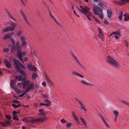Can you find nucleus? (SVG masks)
I'll use <instances>...</instances> for the list:
<instances>
[{
    "label": "nucleus",
    "mask_w": 129,
    "mask_h": 129,
    "mask_svg": "<svg viewBox=\"0 0 129 129\" xmlns=\"http://www.w3.org/2000/svg\"><path fill=\"white\" fill-rule=\"evenodd\" d=\"M10 39L12 43V46L11 50V53L12 54L14 53L15 52L16 50H17V53L21 51V46L20 45L19 42H15L12 39L10 38Z\"/></svg>",
    "instance_id": "obj_1"
},
{
    "label": "nucleus",
    "mask_w": 129,
    "mask_h": 129,
    "mask_svg": "<svg viewBox=\"0 0 129 129\" xmlns=\"http://www.w3.org/2000/svg\"><path fill=\"white\" fill-rule=\"evenodd\" d=\"M72 74L75 76L80 77L81 78H83V80H81V82L83 84L87 85H93V84H90L89 83L87 82H86L85 81V80H87V79L84 77V76L81 75L77 73V72L75 71H73L72 72Z\"/></svg>",
    "instance_id": "obj_2"
},
{
    "label": "nucleus",
    "mask_w": 129,
    "mask_h": 129,
    "mask_svg": "<svg viewBox=\"0 0 129 129\" xmlns=\"http://www.w3.org/2000/svg\"><path fill=\"white\" fill-rule=\"evenodd\" d=\"M107 58L108 59H107V61L109 63L116 67H118V66L119 63L115 60L111 58L109 56H107Z\"/></svg>",
    "instance_id": "obj_3"
},
{
    "label": "nucleus",
    "mask_w": 129,
    "mask_h": 129,
    "mask_svg": "<svg viewBox=\"0 0 129 129\" xmlns=\"http://www.w3.org/2000/svg\"><path fill=\"white\" fill-rule=\"evenodd\" d=\"M15 29V27H6L5 28H3L2 29V31L3 33H6L10 31H13Z\"/></svg>",
    "instance_id": "obj_4"
},
{
    "label": "nucleus",
    "mask_w": 129,
    "mask_h": 129,
    "mask_svg": "<svg viewBox=\"0 0 129 129\" xmlns=\"http://www.w3.org/2000/svg\"><path fill=\"white\" fill-rule=\"evenodd\" d=\"M71 52V54L72 55V56L73 58L76 61L77 63L80 65L81 67H83V66L80 63L78 59L77 58V57L75 55V54H74V53L71 50H70Z\"/></svg>",
    "instance_id": "obj_5"
},
{
    "label": "nucleus",
    "mask_w": 129,
    "mask_h": 129,
    "mask_svg": "<svg viewBox=\"0 0 129 129\" xmlns=\"http://www.w3.org/2000/svg\"><path fill=\"white\" fill-rule=\"evenodd\" d=\"M82 10H83L82 13L84 14H85L84 13H87V12L90 11L89 10H90V8L87 6H85L84 8H82Z\"/></svg>",
    "instance_id": "obj_6"
},
{
    "label": "nucleus",
    "mask_w": 129,
    "mask_h": 129,
    "mask_svg": "<svg viewBox=\"0 0 129 129\" xmlns=\"http://www.w3.org/2000/svg\"><path fill=\"white\" fill-rule=\"evenodd\" d=\"M2 125L3 127H6L7 125L9 126V125H11V124L9 121H6L5 122H2L0 123Z\"/></svg>",
    "instance_id": "obj_7"
},
{
    "label": "nucleus",
    "mask_w": 129,
    "mask_h": 129,
    "mask_svg": "<svg viewBox=\"0 0 129 129\" xmlns=\"http://www.w3.org/2000/svg\"><path fill=\"white\" fill-rule=\"evenodd\" d=\"M45 76L46 78V80L47 82L49 83L50 85H52L53 84V83L50 79L49 76L46 74H45Z\"/></svg>",
    "instance_id": "obj_8"
},
{
    "label": "nucleus",
    "mask_w": 129,
    "mask_h": 129,
    "mask_svg": "<svg viewBox=\"0 0 129 129\" xmlns=\"http://www.w3.org/2000/svg\"><path fill=\"white\" fill-rule=\"evenodd\" d=\"M34 87V84L33 83H30L28 85V86L26 87V91H27V92L29 91V90L31 89H33Z\"/></svg>",
    "instance_id": "obj_9"
},
{
    "label": "nucleus",
    "mask_w": 129,
    "mask_h": 129,
    "mask_svg": "<svg viewBox=\"0 0 129 129\" xmlns=\"http://www.w3.org/2000/svg\"><path fill=\"white\" fill-rule=\"evenodd\" d=\"M4 62L6 65V66L7 67L9 68L11 67V64L8 62L7 59H4Z\"/></svg>",
    "instance_id": "obj_10"
},
{
    "label": "nucleus",
    "mask_w": 129,
    "mask_h": 129,
    "mask_svg": "<svg viewBox=\"0 0 129 129\" xmlns=\"http://www.w3.org/2000/svg\"><path fill=\"white\" fill-rule=\"evenodd\" d=\"M17 54L18 57L20 61L22 62H23L22 60V56H21V51L20 52L17 53Z\"/></svg>",
    "instance_id": "obj_11"
},
{
    "label": "nucleus",
    "mask_w": 129,
    "mask_h": 129,
    "mask_svg": "<svg viewBox=\"0 0 129 129\" xmlns=\"http://www.w3.org/2000/svg\"><path fill=\"white\" fill-rule=\"evenodd\" d=\"M21 64H22L18 60H17L16 59V60H15L14 61V65L15 66V67H16V65L17 64L18 66V67H19V66Z\"/></svg>",
    "instance_id": "obj_12"
},
{
    "label": "nucleus",
    "mask_w": 129,
    "mask_h": 129,
    "mask_svg": "<svg viewBox=\"0 0 129 129\" xmlns=\"http://www.w3.org/2000/svg\"><path fill=\"white\" fill-rule=\"evenodd\" d=\"M104 36L102 33V32L100 31V33L98 35V37L99 38L102 40H103L104 39Z\"/></svg>",
    "instance_id": "obj_13"
},
{
    "label": "nucleus",
    "mask_w": 129,
    "mask_h": 129,
    "mask_svg": "<svg viewBox=\"0 0 129 129\" xmlns=\"http://www.w3.org/2000/svg\"><path fill=\"white\" fill-rule=\"evenodd\" d=\"M124 21H126L129 20V15L125 13L124 15Z\"/></svg>",
    "instance_id": "obj_14"
},
{
    "label": "nucleus",
    "mask_w": 129,
    "mask_h": 129,
    "mask_svg": "<svg viewBox=\"0 0 129 129\" xmlns=\"http://www.w3.org/2000/svg\"><path fill=\"white\" fill-rule=\"evenodd\" d=\"M13 89H14V91L18 94H20L21 92V90L20 89H18L17 87H15Z\"/></svg>",
    "instance_id": "obj_15"
},
{
    "label": "nucleus",
    "mask_w": 129,
    "mask_h": 129,
    "mask_svg": "<svg viewBox=\"0 0 129 129\" xmlns=\"http://www.w3.org/2000/svg\"><path fill=\"white\" fill-rule=\"evenodd\" d=\"M38 111L40 113L39 114V115L42 116V115H44V113L43 112V109H40L38 110Z\"/></svg>",
    "instance_id": "obj_16"
},
{
    "label": "nucleus",
    "mask_w": 129,
    "mask_h": 129,
    "mask_svg": "<svg viewBox=\"0 0 129 129\" xmlns=\"http://www.w3.org/2000/svg\"><path fill=\"white\" fill-rule=\"evenodd\" d=\"M107 13H108V17L109 18H110V17L112 13L111 10L108 9L107 10Z\"/></svg>",
    "instance_id": "obj_17"
},
{
    "label": "nucleus",
    "mask_w": 129,
    "mask_h": 129,
    "mask_svg": "<svg viewBox=\"0 0 129 129\" xmlns=\"http://www.w3.org/2000/svg\"><path fill=\"white\" fill-rule=\"evenodd\" d=\"M93 11L95 14L99 15V13L97 11L96 8L95 6H94L93 8Z\"/></svg>",
    "instance_id": "obj_18"
},
{
    "label": "nucleus",
    "mask_w": 129,
    "mask_h": 129,
    "mask_svg": "<svg viewBox=\"0 0 129 129\" xmlns=\"http://www.w3.org/2000/svg\"><path fill=\"white\" fill-rule=\"evenodd\" d=\"M10 85L12 89H14V81L13 79H12L11 80L10 82Z\"/></svg>",
    "instance_id": "obj_19"
},
{
    "label": "nucleus",
    "mask_w": 129,
    "mask_h": 129,
    "mask_svg": "<svg viewBox=\"0 0 129 129\" xmlns=\"http://www.w3.org/2000/svg\"><path fill=\"white\" fill-rule=\"evenodd\" d=\"M11 34H8L6 35L4 37L3 39L5 40H6L7 39L10 38L11 37Z\"/></svg>",
    "instance_id": "obj_20"
},
{
    "label": "nucleus",
    "mask_w": 129,
    "mask_h": 129,
    "mask_svg": "<svg viewBox=\"0 0 129 129\" xmlns=\"http://www.w3.org/2000/svg\"><path fill=\"white\" fill-rule=\"evenodd\" d=\"M47 9L48 11L49 12L50 16L52 18L54 17L52 15L51 12L50 10V9L48 6H47Z\"/></svg>",
    "instance_id": "obj_21"
},
{
    "label": "nucleus",
    "mask_w": 129,
    "mask_h": 129,
    "mask_svg": "<svg viewBox=\"0 0 129 129\" xmlns=\"http://www.w3.org/2000/svg\"><path fill=\"white\" fill-rule=\"evenodd\" d=\"M101 120L107 127L109 128L110 127V126L106 121L104 118H102V119Z\"/></svg>",
    "instance_id": "obj_22"
},
{
    "label": "nucleus",
    "mask_w": 129,
    "mask_h": 129,
    "mask_svg": "<svg viewBox=\"0 0 129 129\" xmlns=\"http://www.w3.org/2000/svg\"><path fill=\"white\" fill-rule=\"evenodd\" d=\"M80 119L83 124L86 127L87 126H86L87 125V124L86 122L81 117H80Z\"/></svg>",
    "instance_id": "obj_23"
},
{
    "label": "nucleus",
    "mask_w": 129,
    "mask_h": 129,
    "mask_svg": "<svg viewBox=\"0 0 129 129\" xmlns=\"http://www.w3.org/2000/svg\"><path fill=\"white\" fill-rule=\"evenodd\" d=\"M31 117H26V122L27 123H33V122H32V121H33V120H30L29 119L31 118Z\"/></svg>",
    "instance_id": "obj_24"
},
{
    "label": "nucleus",
    "mask_w": 129,
    "mask_h": 129,
    "mask_svg": "<svg viewBox=\"0 0 129 129\" xmlns=\"http://www.w3.org/2000/svg\"><path fill=\"white\" fill-rule=\"evenodd\" d=\"M44 102L46 103V104L47 105H46L47 106H50L51 104V102L48 100H44Z\"/></svg>",
    "instance_id": "obj_25"
},
{
    "label": "nucleus",
    "mask_w": 129,
    "mask_h": 129,
    "mask_svg": "<svg viewBox=\"0 0 129 129\" xmlns=\"http://www.w3.org/2000/svg\"><path fill=\"white\" fill-rule=\"evenodd\" d=\"M113 113L115 115V117H118L119 115V112L117 111H114L113 112Z\"/></svg>",
    "instance_id": "obj_26"
},
{
    "label": "nucleus",
    "mask_w": 129,
    "mask_h": 129,
    "mask_svg": "<svg viewBox=\"0 0 129 129\" xmlns=\"http://www.w3.org/2000/svg\"><path fill=\"white\" fill-rule=\"evenodd\" d=\"M30 62L31 63V64H28L27 65V67L28 69L29 70L33 71V69H32V68L33 67V66L31 64V62Z\"/></svg>",
    "instance_id": "obj_27"
},
{
    "label": "nucleus",
    "mask_w": 129,
    "mask_h": 129,
    "mask_svg": "<svg viewBox=\"0 0 129 129\" xmlns=\"http://www.w3.org/2000/svg\"><path fill=\"white\" fill-rule=\"evenodd\" d=\"M19 12L21 14V15L23 17V18H24L26 16L25 14L23 13V11L21 9H19Z\"/></svg>",
    "instance_id": "obj_28"
},
{
    "label": "nucleus",
    "mask_w": 129,
    "mask_h": 129,
    "mask_svg": "<svg viewBox=\"0 0 129 129\" xmlns=\"http://www.w3.org/2000/svg\"><path fill=\"white\" fill-rule=\"evenodd\" d=\"M30 83V81L29 80H27L25 81H24L23 84L27 86Z\"/></svg>",
    "instance_id": "obj_29"
},
{
    "label": "nucleus",
    "mask_w": 129,
    "mask_h": 129,
    "mask_svg": "<svg viewBox=\"0 0 129 129\" xmlns=\"http://www.w3.org/2000/svg\"><path fill=\"white\" fill-rule=\"evenodd\" d=\"M123 14L122 11H121L120 12V14L119 16V17H118L120 20H121L122 19V17L123 16Z\"/></svg>",
    "instance_id": "obj_30"
},
{
    "label": "nucleus",
    "mask_w": 129,
    "mask_h": 129,
    "mask_svg": "<svg viewBox=\"0 0 129 129\" xmlns=\"http://www.w3.org/2000/svg\"><path fill=\"white\" fill-rule=\"evenodd\" d=\"M122 103L125 104V105L129 106V103L123 100L120 101Z\"/></svg>",
    "instance_id": "obj_31"
},
{
    "label": "nucleus",
    "mask_w": 129,
    "mask_h": 129,
    "mask_svg": "<svg viewBox=\"0 0 129 129\" xmlns=\"http://www.w3.org/2000/svg\"><path fill=\"white\" fill-rule=\"evenodd\" d=\"M75 99L78 102L79 104L80 105V106L83 104V103L81 101L79 100L78 99L75 98Z\"/></svg>",
    "instance_id": "obj_32"
},
{
    "label": "nucleus",
    "mask_w": 129,
    "mask_h": 129,
    "mask_svg": "<svg viewBox=\"0 0 129 129\" xmlns=\"http://www.w3.org/2000/svg\"><path fill=\"white\" fill-rule=\"evenodd\" d=\"M37 74L36 73H33L32 75V78L33 80L36 79L37 78Z\"/></svg>",
    "instance_id": "obj_33"
},
{
    "label": "nucleus",
    "mask_w": 129,
    "mask_h": 129,
    "mask_svg": "<svg viewBox=\"0 0 129 129\" xmlns=\"http://www.w3.org/2000/svg\"><path fill=\"white\" fill-rule=\"evenodd\" d=\"M115 32H113L111 34L109 37L110 38L112 39L114 37V35H115Z\"/></svg>",
    "instance_id": "obj_34"
},
{
    "label": "nucleus",
    "mask_w": 129,
    "mask_h": 129,
    "mask_svg": "<svg viewBox=\"0 0 129 129\" xmlns=\"http://www.w3.org/2000/svg\"><path fill=\"white\" fill-rule=\"evenodd\" d=\"M22 31H20L19 29V31H17V36L18 37L20 36L22 34Z\"/></svg>",
    "instance_id": "obj_35"
},
{
    "label": "nucleus",
    "mask_w": 129,
    "mask_h": 129,
    "mask_svg": "<svg viewBox=\"0 0 129 129\" xmlns=\"http://www.w3.org/2000/svg\"><path fill=\"white\" fill-rule=\"evenodd\" d=\"M21 45L22 46H24L25 45H26V42L25 41H21Z\"/></svg>",
    "instance_id": "obj_36"
},
{
    "label": "nucleus",
    "mask_w": 129,
    "mask_h": 129,
    "mask_svg": "<svg viewBox=\"0 0 129 129\" xmlns=\"http://www.w3.org/2000/svg\"><path fill=\"white\" fill-rule=\"evenodd\" d=\"M13 119L14 120H19V119L17 117V115H13Z\"/></svg>",
    "instance_id": "obj_37"
},
{
    "label": "nucleus",
    "mask_w": 129,
    "mask_h": 129,
    "mask_svg": "<svg viewBox=\"0 0 129 129\" xmlns=\"http://www.w3.org/2000/svg\"><path fill=\"white\" fill-rule=\"evenodd\" d=\"M96 8H97L98 10L100 13H101L103 12V10L100 7L98 6H97Z\"/></svg>",
    "instance_id": "obj_38"
},
{
    "label": "nucleus",
    "mask_w": 129,
    "mask_h": 129,
    "mask_svg": "<svg viewBox=\"0 0 129 129\" xmlns=\"http://www.w3.org/2000/svg\"><path fill=\"white\" fill-rule=\"evenodd\" d=\"M5 116L6 118L8 120H10L12 118V117L11 116H10L7 115H6Z\"/></svg>",
    "instance_id": "obj_39"
},
{
    "label": "nucleus",
    "mask_w": 129,
    "mask_h": 129,
    "mask_svg": "<svg viewBox=\"0 0 129 129\" xmlns=\"http://www.w3.org/2000/svg\"><path fill=\"white\" fill-rule=\"evenodd\" d=\"M9 60L10 61H12L13 62L14 64V61L15 60H16V59L15 58H14L13 57H10L9 58Z\"/></svg>",
    "instance_id": "obj_40"
},
{
    "label": "nucleus",
    "mask_w": 129,
    "mask_h": 129,
    "mask_svg": "<svg viewBox=\"0 0 129 129\" xmlns=\"http://www.w3.org/2000/svg\"><path fill=\"white\" fill-rule=\"evenodd\" d=\"M32 122H33V123H34L35 122H39V118L33 120V121H32Z\"/></svg>",
    "instance_id": "obj_41"
},
{
    "label": "nucleus",
    "mask_w": 129,
    "mask_h": 129,
    "mask_svg": "<svg viewBox=\"0 0 129 129\" xmlns=\"http://www.w3.org/2000/svg\"><path fill=\"white\" fill-rule=\"evenodd\" d=\"M116 3L119 5H123L124 4V3L122 2H121L120 1H117Z\"/></svg>",
    "instance_id": "obj_42"
},
{
    "label": "nucleus",
    "mask_w": 129,
    "mask_h": 129,
    "mask_svg": "<svg viewBox=\"0 0 129 129\" xmlns=\"http://www.w3.org/2000/svg\"><path fill=\"white\" fill-rule=\"evenodd\" d=\"M16 68L17 70L18 71L19 73L20 72V71H22L20 68V67L18 66L17 64L16 67Z\"/></svg>",
    "instance_id": "obj_43"
},
{
    "label": "nucleus",
    "mask_w": 129,
    "mask_h": 129,
    "mask_svg": "<svg viewBox=\"0 0 129 129\" xmlns=\"http://www.w3.org/2000/svg\"><path fill=\"white\" fill-rule=\"evenodd\" d=\"M25 36L24 35H23L20 38V40L21 41H24L25 40Z\"/></svg>",
    "instance_id": "obj_44"
},
{
    "label": "nucleus",
    "mask_w": 129,
    "mask_h": 129,
    "mask_svg": "<svg viewBox=\"0 0 129 129\" xmlns=\"http://www.w3.org/2000/svg\"><path fill=\"white\" fill-rule=\"evenodd\" d=\"M80 106L81 107V109H83L84 110H86V109L85 108V106L83 105V104Z\"/></svg>",
    "instance_id": "obj_45"
},
{
    "label": "nucleus",
    "mask_w": 129,
    "mask_h": 129,
    "mask_svg": "<svg viewBox=\"0 0 129 129\" xmlns=\"http://www.w3.org/2000/svg\"><path fill=\"white\" fill-rule=\"evenodd\" d=\"M20 73L22 75H23V76H26L25 74L26 73L25 72L23 71H20Z\"/></svg>",
    "instance_id": "obj_46"
},
{
    "label": "nucleus",
    "mask_w": 129,
    "mask_h": 129,
    "mask_svg": "<svg viewBox=\"0 0 129 129\" xmlns=\"http://www.w3.org/2000/svg\"><path fill=\"white\" fill-rule=\"evenodd\" d=\"M22 78V76L21 75H20L19 76V77L18 79V81H21Z\"/></svg>",
    "instance_id": "obj_47"
},
{
    "label": "nucleus",
    "mask_w": 129,
    "mask_h": 129,
    "mask_svg": "<svg viewBox=\"0 0 129 129\" xmlns=\"http://www.w3.org/2000/svg\"><path fill=\"white\" fill-rule=\"evenodd\" d=\"M84 13L85 14H84V15H85L87 17V18L88 19V20H89V21L91 20V18L90 17H89L90 16L87 15V13Z\"/></svg>",
    "instance_id": "obj_48"
},
{
    "label": "nucleus",
    "mask_w": 129,
    "mask_h": 129,
    "mask_svg": "<svg viewBox=\"0 0 129 129\" xmlns=\"http://www.w3.org/2000/svg\"><path fill=\"white\" fill-rule=\"evenodd\" d=\"M39 122H42L46 120L45 118H39Z\"/></svg>",
    "instance_id": "obj_49"
},
{
    "label": "nucleus",
    "mask_w": 129,
    "mask_h": 129,
    "mask_svg": "<svg viewBox=\"0 0 129 129\" xmlns=\"http://www.w3.org/2000/svg\"><path fill=\"white\" fill-rule=\"evenodd\" d=\"M72 123L71 122H69L66 124V127H69L71 125H72Z\"/></svg>",
    "instance_id": "obj_50"
},
{
    "label": "nucleus",
    "mask_w": 129,
    "mask_h": 129,
    "mask_svg": "<svg viewBox=\"0 0 129 129\" xmlns=\"http://www.w3.org/2000/svg\"><path fill=\"white\" fill-rule=\"evenodd\" d=\"M32 69H33V70H34L33 71L34 72H36V71H37V69L36 67L35 66H33Z\"/></svg>",
    "instance_id": "obj_51"
},
{
    "label": "nucleus",
    "mask_w": 129,
    "mask_h": 129,
    "mask_svg": "<svg viewBox=\"0 0 129 129\" xmlns=\"http://www.w3.org/2000/svg\"><path fill=\"white\" fill-rule=\"evenodd\" d=\"M10 23L11 24V25L12 26V27H15V28L16 27V24L12 22H11Z\"/></svg>",
    "instance_id": "obj_52"
},
{
    "label": "nucleus",
    "mask_w": 129,
    "mask_h": 129,
    "mask_svg": "<svg viewBox=\"0 0 129 129\" xmlns=\"http://www.w3.org/2000/svg\"><path fill=\"white\" fill-rule=\"evenodd\" d=\"M26 93V92L23 93H22L21 94H20L19 95V97H23V96H24V95Z\"/></svg>",
    "instance_id": "obj_53"
},
{
    "label": "nucleus",
    "mask_w": 129,
    "mask_h": 129,
    "mask_svg": "<svg viewBox=\"0 0 129 129\" xmlns=\"http://www.w3.org/2000/svg\"><path fill=\"white\" fill-rule=\"evenodd\" d=\"M87 15L91 17V16H92V15L91 12L90 11L87 12Z\"/></svg>",
    "instance_id": "obj_54"
},
{
    "label": "nucleus",
    "mask_w": 129,
    "mask_h": 129,
    "mask_svg": "<svg viewBox=\"0 0 129 129\" xmlns=\"http://www.w3.org/2000/svg\"><path fill=\"white\" fill-rule=\"evenodd\" d=\"M3 50L4 52H7L9 51V49L8 48H5V49H3Z\"/></svg>",
    "instance_id": "obj_55"
},
{
    "label": "nucleus",
    "mask_w": 129,
    "mask_h": 129,
    "mask_svg": "<svg viewBox=\"0 0 129 129\" xmlns=\"http://www.w3.org/2000/svg\"><path fill=\"white\" fill-rule=\"evenodd\" d=\"M61 122L63 123H66L67 121L64 119H61L60 120Z\"/></svg>",
    "instance_id": "obj_56"
},
{
    "label": "nucleus",
    "mask_w": 129,
    "mask_h": 129,
    "mask_svg": "<svg viewBox=\"0 0 129 129\" xmlns=\"http://www.w3.org/2000/svg\"><path fill=\"white\" fill-rule=\"evenodd\" d=\"M41 95L43 97H45L46 99H48V97L47 95L44 94H42Z\"/></svg>",
    "instance_id": "obj_57"
},
{
    "label": "nucleus",
    "mask_w": 129,
    "mask_h": 129,
    "mask_svg": "<svg viewBox=\"0 0 129 129\" xmlns=\"http://www.w3.org/2000/svg\"><path fill=\"white\" fill-rule=\"evenodd\" d=\"M121 1L124 3H128L129 2V0H121Z\"/></svg>",
    "instance_id": "obj_58"
},
{
    "label": "nucleus",
    "mask_w": 129,
    "mask_h": 129,
    "mask_svg": "<svg viewBox=\"0 0 129 129\" xmlns=\"http://www.w3.org/2000/svg\"><path fill=\"white\" fill-rule=\"evenodd\" d=\"M12 106L15 108H18L17 105L14 104H12Z\"/></svg>",
    "instance_id": "obj_59"
},
{
    "label": "nucleus",
    "mask_w": 129,
    "mask_h": 129,
    "mask_svg": "<svg viewBox=\"0 0 129 129\" xmlns=\"http://www.w3.org/2000/svg\"><path fill=\"white\" fill-rule=\"evenodd\" d=\"M73 11L74 12V14L75 15H76V16H77V17H80L77 14V13L74 10H73Z\"/></svg>",
    "instance_id": "obj_60"
},
{
    "label": "nucleus",
    "mask_w": 129,
    "mask_h": 129,
    "mask_svg": "<svg viewBox=\"0 0 129 129\" xmlns=\"http://www.w3.org/2000/svg\"><path fill=\"white\" fill-rule=\"evenodd\" d=\"M94 20L95 21V22L97 23H98L99 24H101V22L100 21L98 20V19L96 18Z\"/></svg>",
    "instance_id": "obj_61"
},
{
    "label": "nucleus",
    "mask_w": 129,
    "mask_h": 129,
    "mask_svg": "<svg viewBox=\"0 0 129 129\" xmlns=\"http://www.w3.org/2000/svg\"><path fill=\"white\" fill-rule=\"evenodd\" d=\"M99 17L101 18L102 19L103 18V15L102 14H100L99 15Z\"/></svg>",
    "instance_id": "obj_62"
},
{
    "label": "nucleus",
    "mask_w": 129,
    "mask_h": 129,
    "mask_svg": "<svg viewBox=\"0 0 129 129\" xmlns=\"http://www.w3.org/2000/svg\"><path fill=\"white\" fill-rule=\"evenodd\" d=\"M13 115H16V114H17L18 112L16 111H13L12 112Z\"/></svg>",
    "instance_id": "obj_63"
},
{
    "label": "nucleus",
    "mask_w": 129,
    "mask_h": 129,
    "mask_svg": "<svg viewBox=\"0 0 129 129\" xmlns=\"http://www.w3.org/2000/svg\"><path fill=\"white\" fill-rule=\"evenodd\" d=\"M102 5L104 6L105 7H107V4L105 2H104L103 3L101 4Z\"/></svg>",
    "instance_id": "obj_64"
}]
</instances>
